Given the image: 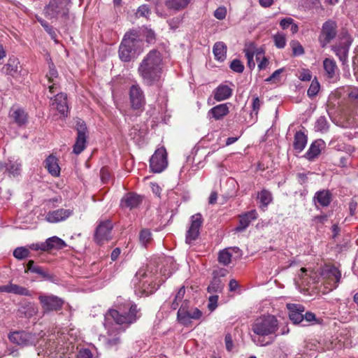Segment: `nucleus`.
Here are the masks:
<instances>
[{"label":"nucleus","mask_w":358,"mask_h":358,"mask_svg":"<svg viewBox=\"0 0 358 358\" xmlns=\"http://www.w3.org/2000/svg\"><path fill=\"white\" fill-rule=\"evenodd\" d=\"M164 68L161 53L157 50H152L140 62L138 73L145 85L152 86L161 83Z\"/></svg>","instance_id":"1"},{"label":"nucleus","mask_w":358,"mask_h":358,"mask_svg":"<svg viewBox=\"0 0 358 358\" xmlns=\"http://www.w3.org/2000/svg\"><path fill=\"white\" fill-rule=\"evenodd\" d=\"M279 328V324L277 318L273 315H262L254 321L251 325V329L255 334L252 336V341L258 345L265 346L273 343H264L261 338L270 336L275 334Z\"/></svg>","instance_id":"2"},{"label":"nucleus","mask_w":358,"mask_h":358,"mask_svg":"<svg viewBox=\"0 0 358 358\" xmlns=\"http://www.w3.org/2000/svg\"><path fill=\"white\" fill-rule=\"evenodd\" d=\"M143 49V41L136 30L127 31L119 46V57L124 62H130L137 57Z\"/></svg>","instance_id":"3"},{"label":"nucleus","mask_w":358,"mask_h":358,"mask_svg":"<svg viewBox=\"0 0 358 358\" xmlns=\"http://www.w3.org/2000/svg\"><path fill=\"white\" fill-rule=\"evenodd\" d=\"M139 309L136 304L127 303L118 306L117 310H110L106 315L107 320L113 319L117 324L129 325L135 322L140 315H138Z\"/></svg>","instance_id":"4"},{"label":"nucleus","mask_w":358,"mask_h":358,"mask_svg":"<svg viewBox=\"0 0 358 358\" xmlns=\"http://www.w3.org/2000/svg\"><path fill=\"white\" fill-rule=\"evenodd\" d=\"M320 275L323 280L327 281V286L325 287L327 290L323 291V293L338 287L341 278V272L338 268L334 265L324 264L320 268Z\"/></svg>","instance_id":"5"},{"label":"nucleus","mask_w":358,"mask_h":358,"mask_svg":"<svg viewBox=\"0 0 358 358\" xmlns=\"http://www.w3.org/2000/svg\"><path fill=\"white\" fill-rule=\"evenodd\" d=\"M71 0H51L45 8L48 17H66L69 14Z\"/></svg>","instance_id":"6"},{"label":"nucleus","mask_w":358,"mask_h":358,"mask_svg":"<svg viewBox=\"0 0 358 358\" xmlns=\"http://www.w3.org/2000/svg\"><path fill=\"white\" fill-rule=\"evenodd\" d=\"M43 314L58 311L62 308L64 301L62 299L53 294H41L38 296Z\"/></svg>","instance_id":"7"},{"label":"nucleus","mask_w":358,"mask_h":358,"mask_svg":"<svg viewBox=\"0 0 358 358\" xmlns=\"http://www.w3.org/2000/svg\"><path fill=\"white\" fill-rule=\"evenodd\" d=\"M287 308L289 310V319L294 324H299L303 320H306L308 322L313 321V313L307 312L305 315L303 314L305 308L302 305L287 303Z\"/></svg>","instance_id":"8"},{"label":"nucleus","mask_w":358,"mask_h":358,"mask_svg":"<svg viewBox=\"0 0 358 358\" xmlns=\"http://www.w3.org/2000/svg\"><path fill=\"white\" fill-rule=\"evenodd\" d=\"M129 99L131 108L137 110L136 115H138L143 110L145 104L143 91L138 85H133L130 87Z\"/></svg>","instance_id":"9"},{"label":"nucleus","mask_w":358,"mask_h":358,"mask_svg":"<svg viewBox=\"0 0 358 358\" xmlns=\"http://www.w3.org/2000/svg\"><path fill=\"white\" fill-rule=\"evenodd\" d=\"M168 165L167 153L164 148L157 149L150 159V168L153 173H161Z\"/></svg>","instance_id":"10"},{"label":"nucleus","mask_w":358,"mask_h":358,"mask_svg":"<svg viewBox=\"0 0 358 358\" xmlns=\"http://www.w3.org/2000/svg\"><path fill=\"white\" fill-rule=\"evenodd\" d=\"M203 222L201 213H196L190 217V225L186 233V243H192L196 240L199 235L200 228Z\"/></svg>","instance_id":"11"},{"label":"nucleus","mask_w":358,"mask_h":358,"mask_svg":"<svg viewBox=\"0 0 358 358\" xmlns=\"http://www.w3.org/2000/svg\"><path fill=\"white\" fill-rule=\"evenodd\" d=\"M76 128L77 130L76 141L73 145V152L76 155L81 153L86 147L87 143V127L85 122L79 119L76 121Z\"/></svg>","instance_id":"12"},{"label":"nucleus","mask_w":358,"mask_h":358,"mask_svg":"<svg viewBox=\"0 0 358 358\" xmlns=\"http://www.w3.org/2000/svg\"><path fill=\"white\" fill-rule=\"evenodd\" d=\"M337 25L336 22L329 20L322 25L321 34L319 36V41L322 47H325L336 36Z\"/></svg>","instance_id":"13"},{"label":"nucleus","mask_w":358,"mask_h":358,"mask_svg":"<svg viewBox=\"0 0 358 358\" xmlns=\"http://www.w3.org/2000/svg\"><path fill=\"white\" fill-rule=\"evenodd\" d=\"M352 41V38L349 34H345L343 36L341 41L338 44L332 46L333 51L343 62H344L348 58L349 49Z\"/></svg>","instance_id":"14"},{"label":"nucleus","mask_w":358,"mask_h":358,"mask_svg":"<svg viewBox=\"0 0 358 358\" xmlns=\"http://www.w3.org/2000/svg\"><path fill=\"white\" fill-rule=\"evenodd\" d=\"M113 227V224L109 220L99 222L94 234V239L97 243L101 244L103 241H108L112 238Z\"/></svg>","instance_id":"15"},{"label":"nucleus","mask_w":358,"mask_h":358,"mask_svg":"<svg viewBox=\"0 0 358 358\" xmlns=\"http://www.w3.org/2000/svg\"><path fill=\"white\" fill-rule=\"evenodd\" d=\"M8 338L11 342L22 346L34 345L36 343L35 336L24 331L11 333Z\"/></svg>","instance_id":"16"},{"label":"nucleus","mask_w":358,"mask_h":358,"mask_svg":"<svg viewBox=\"0 0 358 358\" xmlns=\"http://www.w3.org/2000/svg\"><path fill=\"white\" fill-rule=\"evenodd\" d=\"M202 316L201 311L197 308H189L185 310L183 308H179L177 313V318L180 323L187 326L191 323V320H198Z\"/></svg>","instance_id":"17"},{"label":"nucleus","mask_w":358,"mask_h":358,"mask_svg":"<svg viewBox=\"0 0 358 358\" xmlns=\"http://www.w3.org/2000/svg\"><path fill=\"white\" fill-rule=\"evenodd\" d=\"M73 213V210L59 208L55 210L49 211L45 220L50 223H57L66 220Z\"/></svg>","instance_id":"18"},{"label":"nucleus","mask_w":358,"mask_h":358,"mask_svg":"<svg viewBox=\"0 0 358 358\" xmlns=\"http://www.w3.org/2000/svg\"><path fill=\"white\" fill-rule=\"evenodd\" d=\"M51 106L64 117H66L69 112L66 94L62 92L57 93L51 103Z\"/></svg>","instance_id":"19"},{"label":"nucleus","mask_w":358,"mask_h":358,"mask_svg":"<svg viewBox=\"0 0 358 358\" xmlns=\"http://www.w3.org/2000/svg\"><path fill=\"white\" fill-rule=\"evenodd\" d=\"M28 271L38 274L45 280L51 282L54 281L55 276L50 273L48 270H45L43 267L36 265L33 260H29L27 264L25 272Z\"/></svg>","instance_id":"20"},{"label":"nucleus","mask_w":358,"mask_h":358,"mask_svg":"<svg viewBox=\"0 0 358 358\" xmlns=\"http://www.w3.org/2000/svg\"><path fill=\"white\" fill-rule=\"evenodd\" d=\"M142 202V197L134 192H129L124 195L121 199L120 206L122 208L132 209L138 207Z\"/></svg>","instance_id":"21"},{"label":"nucleus","mask_w":358,"mask_h":358,"mask_svg":"<svg viewBox=\"0 0 358 358\" xmlns=\"http://www.w3.org/2000/svg\"><path fill=\"white\" fill-rule=\"evenodd\" d=\"M245 57L247 58V65L250 69H253L255 67V62L253 59L254 56L256 57V60L258 62L264 52L262 50L257 49L254 45H251L250 47L244 49Z\"/></svg>","instance_id":"22"},{"label":"nucleus","mask_w":358,"mask_h":358,"mask_svg":"<svg viewBox=\"0 0 358 358\" xmlns=\"http://www.w3.org/2000/svg\"><path fill=\"white\" fill-rule=\"evenodd\" d=\"M229 113L228 103H222L210 108L208 112V117L215 120H222Z\"/></svg>","instance_id":"23"},{"label":"nucleus","mask_w":358,"mask_h":358,"mask_svg":"<svg viewBox=\"0 0 358 358\" xmlns=\"http://www.w3.org/2000/svg\"><path fill=\"white\" fill-rule=\"evenodd\" d=\"M257 213L255 210H252L245 214L240 215L239 224L235 229L236 231H244L251 223L252 221L257 218Z\"/></svg>","instance_id":"24"},{"label":"nucleus","mask_w":358,"mask_h":358,"mask_svg":"<svg viewBox=\"0 0 358 358\" xmlns=\"http://www.w3.org/2000/svg\"><path fill=\"white\" fill-rule=\"evenodd\" d=\"M232 89L226 85H220L213 90L214 99L217 101H222L231 97Z\"/></svg>","instance_id":"25"},{"label":"nucleus","mask_w":358,"mask_h":358,"mask_svg":"<svg viewBox=\"0 0 358 358\" xmlns=\"http://www.w3.org/2000/svg\"><path fill=\"white\" fill-rule=\"evenodd\" d=\"M1 290L6 291V293H12L20 296H29L31 295V292L26 287L13 283L4 285V287L1 288Z\"/></svg>","instance_id":"26"},{"label":"nucleus","mask_w":358,"mask_h":358,"mask_svg":"<svg viewBox=\"0 0 358 358\" xmlns=\"http://www.w3.org/2000/svg\"><path fill=\"white\" fill-rule=\"evenodd\" d=\"M323 68L328 78L332 79L336 77L338 68L333 59L326 58L323 61Z\"/></svg>","instance_id":"27"},{"label":"nucleus","mask_w":358,"mask_h":358,"mask_svg":"<svg viewBox=\"0 0 358 358\" xmlns=\"http://www.w3.org/2000/svg\"><path fill=\"white\" fill-rule=\"evenodd\" d=\"M58 77V72L57 69H55V65L52 63L49 65V71L46 74V78L49 82V83H52L48 87L49 92L51 94H53L55 92L56 90L57 89V84L55 83V80Z\"/></svg>","instance_id":"28"},{"label":"nucleus","mask_w":358,"mask_h":358,"mask_svg":"<svg viewBox=\"0 0 358 358\" xmlns=\"http://www.w3.org/2000/svg\"><path fill=\"white\" fill-rule=\"evenodd\" d=\"M47 252L52 249L60 250L66 246V243L57 236H52L48 238L45 241Z\"/></svg>","instance_id":"29"},{"label":"nucleus","mask_w":358,"mask_h":358,"mask_svg":"<svg viewBox=\"0 0 358 358\" xmlns=\"http://www.w3.org/2000/svg\"><path fill=\"white\" fill-rule=\"evenodd\" d=\"M45 168H47L48 172L53 176H58L60 173V168L57 163V159L54 156H49L45 159Z\"/></svg>","instance_id":"30"},{"label":"nucleus","mask_w":358,"mask_h":358,"mask_svg":"<svg viewBox=\"0 0 358 358\" xmlns=\"http://www.w3.org/2000/svg\"><path fill=\"white\" fill-rule=\"evenodd\" d=\"M19 312L27 318H30L38 312V307L31 302H25L19 309Z\"/></svg>","instance_id":"31"},{"label":"nucleus","mask_w":358,"mask_h":358,"mask_svg":"<svg viewBox=\"0 0 358 358\" xmlns=\"http://www.w3.org/2000/svg\"><path fill=\"white\" fill-rule=\"evenodd\" d=\"M322 206H328L332 200V194L329 190H322L317 192L315 195V199Z\"/></svg>","instance_id":"32"},{"label":"nucleus","mask_w":358,"mask_h":358,"mask_svg":"<svg viewBox=\"0 0 358 358\" xmlns=\"http://www.w3.org/2000/svg\"><path fill=\"white\" fill-rule=\"evenodd\" d=\"M191 0H166L165 6L168 9L178 11L185 8Z\"/></svg>","instance_id":"33"},{"label":"nucleus","mask_w":358,"mask_h":358,"mask_svg":"<svg viewBox=\"0 0 358 358\" xmlns=\"http://www.w3.org/2000/svg\"><path fill=\"white\" fill-rule=\"evenodd\" d=\"M10 116L19 126L24 125L27 122V114L21 108L12 109L10 111Z\"/></svg>","instance_id":"34"},{"label":"nucleus","mask_w":358,"mask_h":358,"mask_svg":"<svg viewBox=\"0 0 358 358\" xmlns=\"http://www.w3.org/2000/svg\"><path fill=\"white\" fill-rule=\"evenodd\" d=\"M215 57L218 61H224L226 59L227 45L223 42H217L213 48Z\"/></svg>","instance_id":"35"},{"label":"nucleus","mask_w":358,"mask_h":358,"mask_svg":"<svg viewBox=\"0 0 358 358\" xmlns=\"http://www.w3.org/2000/svg\"><path fill=\"white\" fill-rule=\"evenodd\" d=\"M307 143V138L305 134L301 131H298L294 135V148L299 152L302 151Z\"/></svg>","instance_id":"36"},{"label":"nucleus","mask_w":358,"mask_h":358,"mask_svg":"<svg viewBox=\"0 0 358 358\" xmlns=\"http://www.w3.org/2000/svg\"><path fill=\"white\" fill-rule=\"evenodd\" d=\"M224 284L222 282L220 278H214L208 287V292L209 293H220L222 292Z\"/></svg>","instance_id":"37"},{"label":"nucleus","mask_w":358,"mask_h":358,"mask_svg":"<svg viewBox=\"0 0 358 358\" xmlns=\"http://www.w3.org/2000/svg\"><path fill=\"white\" fill-rule=\"evenodd\" d=\"M18 64L19 61L17 59L10 58L8 61V63L4 66L3 69H5L7 74L13 76L17 73Z\"/></svg>","instance_id":"38"},{"label":"nucleus","mask_w":358,"mask_h":358,"mask_svg":"<svg viewBox=\"0 0 358 358\" xmlns=\"http://www.w3.org/2000/svg\"><path fill=\"white\" fill-rule=\"evenodd\" d=\"M22 163L18 160L9 161L6 165V170L13 176H18L20 173Z\"/></svg>","instance_id":"39"},{"label":"nucleus","mask_w":358,"mask_h":358,"mask_svg":"<svg viewBox=\"0 0 358 358\" xmlns=\"http://www.w3.org/2000/svg\"><path fill=\"white\" fill-rule=\"evenodd\" d=\"M232 253L230 248H226L220 251L218 255V261L224 266L228 265L231 261Z\"/></svg>","instance_id":"40"},{"label":"nucleus","mask_w":358,"mask_h":358,"mask_svg":"<svg viewBox=\"0 0 358 358\" xmlns=\"http://www.w3.org/2000/svg\"><path fill=\"white\" fill-rule=\"evenodd\" d=\"M257 198L261 203V207H266L272 201V195L266 189H263L259 192Z\"/></svg>","instance_id":"41"},{"label":"nucleus","mask_w":358,"mask_h":358,"mask_svg":"<svg viewBox=\"0 0 358 358\" xmlns=\"http://www.w3.org/2000/svg\"><path fill=\"white\" fill-rule=\"evenodd\" d=\"M185 294V286L181 287L178 291L175 298L171 305V307L173 310H176L178 308L179 303L182 302V299L184 298Z\"/></svg>","instance_id":"42"},{"label":"nucleus","mask_w":358,"mask_h":358,"mask_svg":"<svg viewBox=\"0 0 358 358\" xmlns=\"http://www.w3.org/2000/svg\"><path fill=\"white\" fill-rule=\"evenodd\" d=\"M29 250L28 248L19 247L13 251V256L18 259H23L29 256Z\"/></svg>","instance_id":"43"},{"label":"nucleus","mask_w":358,"mask_h":358,"mask_svg":"<svg viewBox=\"0 0 358 358\" xmlns=\"http://www.w3.org/2000/svg\"><path fill=\"white\" fill-rule=\"evenodd\" d=\"M345 92L350 101L358 103V88L355 87L348 86Z\"/></svg>","instance_id":"44"},{"label":"nucleus","mask_w":358,"mask_h":358,"mask_svg":"<svg viewBox=\"0 0 358 358\" xmlns=\"http://www.w3.org/2000/svg\"><path fill=\"white\" fill-rule=\"evenodd\" d=\"M326 143L322 139L315 141V158L325 151Z\"/></svg>","instance_id":"45"},{"label":"nucleus","mask_w":358,"mask_h":358,"mask_svg":"<svg viewBox=\"0 0 358 358\" xmlns=\"http://www.w3.org/2000/svg\"><path fill=\"white\" fill-rule=\"evenodd\" d=\"M290 45L292 49V53L294 56H299L304 53L303 48L297 41H292Z\"/></svg>","instance_id":"46"},{"label":"nucleus","mask_w":358,"mask_h":358,"mask_svg":"<svg viewBox=\"0 0 358 358\" xmlns=\"http://www.w3.org/2000/svg\"><path fill=\"white\" fill-rule=\"evenodd\" d=\"M275 45L278 48H283L286 45L285 36L283 34L278 33L273 36Z\"/></svg>","instance_id":"47"},{"label":"nucleus","mask_w":358,"mask_h":358,"mask_svg":"<svg viewBox=\"0 0 358 358\" xmlns=\"http://www.w3.org/2000/svg\"><path fill=\"white\" fill-rule=\"evenodd\" d=\"M262 104V101H260L259 97L257 96H253L252 103V111L251 113L252 115V114H255L256 117H257V115H258V113L261 108Z\"/></svg>","instance_id":"48"},{"label":"nucleus","mask_w":358,"mask_h":358,"mask_svg":"<svg viewBox=\"0 0 358 358\" xmlns=\"http://www.w3.org/2000/svg\"><path fill=\"white\" fill-rule=\"evenodd\" d=\"M230 69L234 72L241 73L244 70V66L239 59H235L231 62Z\"/></svg>","instance_id":"49"},{"label":"nucleus","mask_w":358,"mask_h":358,"mask_svg":"<svg viewBox=\"0 0 358 358\" xmlns=\"http://www.w3.org/2000/svg\"><path fill=\"white\" fill-rule=\"evenodd\" d=\"M150 13L151 10L149 6L147 4H143L138 7L136 15L138 17H147Z\"/></svg>","instance_id":"50"},{"label":"nucleus","mask_w":358,"mask_h":358,"mask_svg":"<svg viewBox=\"0 0 358 358\" xmlns=\"http://www.w3.org/2000/svg\"><path fill=\"white\" fill-rule=\"evenodd\" d=\"M139 239L141 243L143 245H146V244L150 241L151 239V233L148 229H143L141 230L140 235H139Z\"/></svg>","instance_id":"51"},{"label":"nucleus","mask_w":358,"mask_h":358,"mask_svg":"<svg viewBox=\"0 0 358 358\" xmlns=\"http://www.w3.org/2000/svg\"><path fill=\"white\" fill-rule=\"evenodd\" d=\"M298 77L302 81H309L311 80L312 74L310 70L302 69L299 71Z\"/></svg>","instance_id":"52"},{"label":"nucleus","mask_w":358,"mask_h":358,"mask_svg":"<svg viewBox=\"0 0 358 358\" xmlns=\"http://www.w3.org/2000/svg\"><path fill=\"white\" fill-rule=\"evenodd\" d=\"M316 127L320 131H326L328 128L327 120L325 117H320L317 120Z\"/></svg>","instance_id":"53"},{"label":"nucleus","mask_w":358,"mask_h":358,"mask_svg":"<svg viewBox=\"0 0 358 358\" xmlns=\"http://www.w3.org/2000/svg\"><path fill=\"white\" fill-rule=\"evenodd\" d=\"M227 15V9L225 7L220 6L214 12V16L217 20H222L225 18Z\"/></svg>","instance_id":"54"},{"label":"nucleus","mask_w":358,"mask_h":358,"mask_svg":"<svg viewBox=\"0 0 358 358\" xmlns=\"http://www.w3.org/2000/svg\"><path fill=\"white\" fill-rule=\"evenodd\" d=\"M28 248L36 251L47 252L45 242L32 243L28 245Z\"/></svg>","instance_id":"55"},{"label":"nucleus","mask_w":358,"mask_h":358,"mask_svg":"<svg viewBox=\"0 0 358 358\" xmlns=\"http://www.w3.org/2000/svg\"><path fill=\"white\" fill-rule=\"evenodd\" d=\"M120 343V339L118 336H115L113 338H108L106 341V345L108 348H111L118 345Z\"/></svg>","instance_id":"56"},{"label":"nucleus","mask_w":358,"mask_h":358,"mask_svg":"<svg viewBox=\"0 0 358 358\" xmlns=\"http://www.w3.org/2000/svg\"><path fill=\"white\" fill-rule=\"evenodd\" d=\"M217 301H218V296L217 295H213L210 296L208 299V309L211 311L214 310L217 306Z\"/></svg>","instance_id":"57"},{"label":"nucleus","mask_w":358,"mask_h":358,"mask_svg":"<svg viewBox=\"0 0 358 358\" xmlns=\"http://www.w3.org/2000/svg\"><path fill=\"white\" fill-rule=\"evenodd\" d=\"M224 342H225L226 349L227 350V351H229V352L231 351L233 349V347H234V344H233L232 336L230 334H227L225 335Z\"/></svg>","instance_id":"58"},{"label":"nucleus","mask_w":358,"mask_h":358,"mask_svg":"<svg viewBox=\"0 0 358 358\" xmlns=\"http://www.w3.org/2000/svg\"><path fill=\"white\" fill-rule=\"evenodd\" d=\"M283 71L282 69H279L276 71H275L271 76H270L268 78H267L265 81L266 82H271V81H275L276 80H278V78L280 75V73Z\"/></svg>","instance_id":"59"},{"label":"nucleus","mask_w":358,"mask_h":358,"mask_svg":"<svg viewBox=\"0 0 358 358\" xmlns=\"http://www.w3.org/2000/svg\"><path fill=\"white\" fill-rule=\"evenodd\" d=\"M258 62V69L259 70L265 69L269 64L268 59L264 56V54L262 55Z\"/></svg>","instance_id":"60"},{"label":"nucleus","mask_w":358,"mask_h":358,"mask_svg":"<svg viewBox=\"0 0 358 358\" xmlns=\"http://www.w3.org/2000/svg\"><path fill=\"white\" fill-rule=\"evenodd\" d=\"M77 358H92V354L88 349H83L79 351Z\"/></svg>","instance_id":"61"},{"label":"nucleus","mask_w":358,"mask_h":358,"mask_svg":"<svg viewBox=\"0 0 358 358\" xmlns=\"http://www.w3.org/2000/svg\"><path fill=\"white\" fill-rule=\"evenodd\" d=\"M292 22L293 19L291 17L283 18L282 20H281L280 25L283 29H286L289 28L290 24H292Z\"/></svg>","instance_id":"62"},{"label":"nucleus","mask_w":358,"mask_h":358,"mask_svg":"<svg viewBox=\"0 0 358 358\" xmlns=\"http://www.w3.org/2000/svg\"><path fill=\"white\" fill-rule=\"evenodd\" d=\"M145 37L148 43H153L155 40V34L151 29H147L145 31Z\"/></svg>","instance_id":"63"},{"label":"nucleus","mask_w":358,"mask_h":358,"mask_svg":"<svg viewBox=\"0 0 358 358\" xmlns=\"http://www.w3.org/2000/svg\"><path fill=\"white\" fill-rule=\"evenodd\" d=\"M308 175H311L310 172L308 173H298L299 180L301 184L305 183L308 180Z\"/></svg>","instance_id":"64"}]
</instances>
